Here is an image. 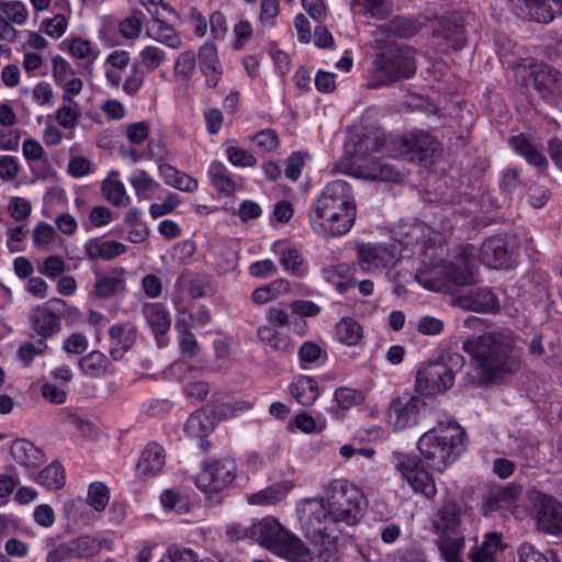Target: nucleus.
<instances>
[{
    "instance_id": "nucleus-1",
    "label": "nucleus",
    "mask_w": 562,
    "mask_h": 562,
    "mask_svg": "<svg viewBox=\"0 0 562 562\" xmlns=\"http://www.w3.org/2000/svg\"><path fill=\"white\" fill-rule=\"evenodd\" d=\"M367 501L353 483L340 479L326 487L325 497H310L297 502L296 515L306 537L330 538L344 527L356 526L364 516Z\"/></svg>"
},
{
    "instance_id": "nucleus-2",
    "label": "nucleus",
    "mask_w": 562,
    "mask_h": 562,
    "mask_svg": "<svg viewBox=\"0 0 562 562\" xmlns=\"http://www.w3.org/2000/svg\"><path fill=\"white\" fill-rule=\"evenodd\" d=\"M307 217L319 237L337 238L349 233L357 218L352 187L345 180L328 182L312 202Z\"/></svg>"
},
{
    "instance_id": "nucleus-3",
    "label": "nucleus",
    "mask_w": 562,
    "mask_h": 562,
    "mask_svg": "<svg viewBox=\"0 0 562 562\" xmlns=\"http://www.w3.org/2000/svg\"><path fill=\"white\" fill-rule=\"evenodd\" d=\"M468 353L484 381H495L520 369V358L512 330H492L463 341Z\"/></svg>"
},
{
    "instance_id": "nucleus-4",
    "label": "nucleus",
    "mask_w": 562,
    "mask_h": 562,
    "mask_svg": "<svg viewBox=\"0 0 562 562\" xmlns=\"http://www.w3.org/2000/svg\"><path fill=\"white\" fill-rule=\"evenodd\" d=\"M472 521L470 510L452 498H446L431 518V527L437 535L436 544L446 562H465L463 551L465 537L463 529Z\"/></svg>"
},
{
    "instance_id": "nucleus-5",
    "label": "nucleus",
    "mask_w": 562,
    "mask_h": 562,
    "mask_svg": "<svg viewBox=\"0 0 562 562\" xmlns=\"http://www.w3.org/2000/svg\"><path fill=\"white\" fill-rule=\"evenodd\" d=\"M417 449L431 469L443 472L467 450L465 430L457 422H441L419 437Z\"/></svg>"
},
{
    "instance_id": "nucleus-6",
    "label": "nucleus",
    "mask_w": 562,
    "mask_h": 562,
    "mask_svg": "<svg viewBox=\"0 0 562 562\" xmlns=\"http://www.w3.org/2000/svg\"><path fill=\"white\" fill-rule=\"evenodd\" d=\"M474 247L469 245L453 261H442L420 272L419 282L424 288L437 292H451L458 288L477 282V269L473 262Z\"/></svg>"
},
{
    "instance_id": "nucleus-7",
    "label": "nucleus",
    "mask_w": 562,
    "mask_h": 562,
    "mask_svg": "<svg viewBox=\"0 0 562 562\" xmlns=\"http://www.w3.org/2000/svg\"><path fill=\"white\" fill-rule=\"evenodd\" d=\"M248 536L273 554L291 562H306L311 559L310 549L303 541L273 517H266L254 524Z\"/></svg>"
},
{
    "instance_id": "nucleus-8",
    "label": "nucleus",
    "mask_w": 562,
    "mask_h": 562,
    "mask_svg": "<svg viewBox=\"0 0 562 562\" xmlns=\"http://www.w3.org/2000/svg\"><path fill=\"white\" fill-rule=\"evenodd\" d=\"M416 71V61L407 48H396L379 55L373 61L371 88L387 86L402 79H408Z\"/></svg>"
},
{
    "instance_id": "nucleus-9",
    "label": "nucleus",
    "mask_w": 562,
    "mask_h": 562,
    "mask_svg": "<svg viewBox=\"0 0 562 562\" xmlns=\"http://www.w3.org/2000/svg\"><path fill=\"white\" fill-rule=\"evenodd\" d=\"M391 462L415 493H420L427 498L435 497L437 493L435 481L431 474L425 470L418 456L393 451Z\"/></svg>"
},
{
    "instance_id": "nucleus-10",
    "label": "nucleus",
    "mask_w": 562,
    "mask_h": 562,
    "mask_svg": "<svg viewBox=\"0 0 562 562\" xmlns=\"http://www.w3.org/2000/svg\"><path fill=\"white\" fill-rule=\"evenodd\" d=\"M236 477L235 461L228 458L214 459L203 464L195 477V485L204 493H218L228 487Z\"/></svg>"
},
{
    "instance_id": "nucleus-11",
    "label": "nucleus",
    "mask_w": 562,
    "mask_h": 562,
    "mask_svg": "<svg viewBox=\"0 0 562 562\" xmlns=\"http://www.w3.org/2000/svg\"><path fill=\"white\" fill-rule=\"evenodd\" d=\"M424 405V400L418 395L403 393L396 396L391 401L387 408V425L395 431H402L416 426Z\"/></svg>"
},
{
    "instance_id": "nucleus-12",
    "label": "nucleus",
    "mask_w": 562,
    "mask_h": 562,
    "mask_svg": "<svg viewBox=\"0 0 562 562\" xmlns=\"http://www.w3.org/2000/svg\"><path fill=\"white\" fill-rule=\"evenodd\" d=\"M454 384L451 369L442 361L434 360L422 367L416 374V389L425 395L445 393Z\"/></svg>"
},
{
    "instance_id": "nucleus-13",
    "label": "nucleus",
    "mask_w": 562,
    "mask_h": 562,
    "mask_svg": "<svg viewBox=\"0 0 562 562\" xmlns=\"http://www.w3.org/2000/svg\"><path fill=\"white\" fill-rule=\"evenodd\" d=\"M394 144L395 156L418 164H427L439 150V143L426 132L414 133L411 137L397 139Z\"/></svg>"
},
{
    "instance_id": "nucleus-14",
    "label": "nucleus",
    "mask_w": 562,
    "mask_h": 562,
    "mask_svg": "<svg viewBox=\"0 0 562 562\" xmlns=\"http://www.w3.org/2000/svg\"><path fill=\"white\" fill-rule=\"evenodd\" d=\"M531 510L538 530L553 536L562 533V504L558 499L537 494Z\"/></svg>"
},
{
    "instance_id": "nucleus-15",
    "label": "nucleus",
    "mask_w": 562,
    "mask_h": 562,
    "mask_svg": "<svg viewBox=\"0 0 562 562\" xmlns=\"http://www.w3.org/2000/svg\"><path fill=\"white\" fill-rule=\"evenodd\" d=\"M98 549V542L91 537L74 538L53 546L46 554V562H64L70 559L88 558L93 555Z\"/></svg>"
},
{
    "instance_id": "nucleus-16",
    "label": "nucleus",
    "mask_w": 562,
    "mask_h": 562,
    "mask_svg": "<svg viewBox=\"0 0 562 562\" xmlns=\"http://www.w3.org/2000/svg\"><path fill=\"white\" fill-rule=\"evenodd\" d=\"M356 250L359 267L368 273L393 266L397 260L394 248L381 244H360Z\"/></svg>"
},
{
    "instance_id": "nucleus-17",
    "label": "nucleus",
    "mask_w": 562,
    "mask_h": 562,
    "mask_svg": "<svg viewBox=\"0 0 562 562\" xmlns=\"http://www.w3.org/2000/svg\"><path fill=\"white\" fill-rule=\"evenodd\" d=\"M524 16L535 22L548 24L562 15V0H509Z\"/></svg>"
},
{
    "instance_id": "nucleus-18",
    "label": "nucleus",
    "mask_w": 562,
    "mask_h": 562,
    "mask_svg": "<svg viewBox=\"0 0 562 562\" xmlns=\"http://www.w3.org/2000/svg\"><path fill=\"white\" fill-rule=\"evenodd\" d=\"M143 315L155 336L157 346L166 347L168 344L166 335L171 326V317L166 306L160 303H147L143 307Z\"/></svg>"
},
{
    "instance_id": "nucleus-19",
    "label": "nucleus",
    "mask_w": 562,
    "mask_h": 562,
    "mask_svg": "<svg viewBox=\"0 0 562 562\" xmlns=\"http://www.w3.org/2000/svg\"><path fill=\"white\" fill-rule=\"evenodd\" d=\"M216 425V419L213 414H211L207 405H205L189 416L184 431L188 436L199 439V447L205 450L209 446L206 437L214 430Z\"/></svg>"
},
{
    "instance_id": "nucleus-20",
    "label": "nucleus",
    "mask_w": 562,
    "mask_h": 562,
    "mask_svg": "<svg viewBox=\"0 0 562 562\" xmlns=\"http://www.w3.org/2000/svg\"><path fill=\"white\" fill-rule=\"evenodd\" d=\"M482 263L492 269H508L514 260L501 237H490L484 240L480 250Z\"/></svg>"
},
{
    "instance_id": "nucleus-21",
    "label": "nucleus",
    "mask_w": 562,
    "mask_h": 562,
    "mask_svg": "<svg viewBox=\"0 0 562 562\" xmlns=\"http://www.w3.org/2000/svg\"><path fill=\"white\" fill-rule=\"evenodd\" d=\"M126 270L111 268L103 273L95 274L94 293L100 299H110L125 292Z\"/></svg>"
},
{
    "instance_id": "nucleus-22",
    "label": "nucleus",
    "mask_w": 562,
    "mask_h": 562,
    "mask_svg": "<svg viewBox=\"0 0 562 562\" xmlns=\"http://www.w3.org/2000/svg\"><path fill=\"white\" fill-rule=\"evenodd\" d=\"M109 352L113 360H121L131 349L136 338V327L132 323L114 324L109 329Z\"/></svg>"
},
{
    "instance_id": "nucleus-23",
    "label": "nucleus",
    "mask_w": 562,
    "mask_h": 562,
    "mask_svg": "<svg viewBox=\"0 0 562 562\" xmlns=\"http://www.w3.org/2000/svg\"><path fill=\"white\" fill-rule=\"evenodd\" d=\"M207 407L218 424L222 420L232 419L243 414L246 404L241 395L236 397L234 394L221 393L213 395Z\"/></svg>"
},
{
    "instance_id": "nucleus-24",
    "label": "nucleus",
    "mask_w": 562,
    "mask_h": 562,
    "mask_svg": "<svg viewBox=\"0 0 562 562\" xmlns=\"http://www.w3.org/2000/svg\"><path fill=\"white\" fill-rule=\"evenodd\" d=\"M83 250L90 260L111 261L125 254L127 247L117 240L94 237L85 243Z\"/></svg>"
},
{
    "instance_id": "nucleus-25",
    "label": "nucleus",
    "mask_w": 562,
    "mask_h": 562,
    "mask_svg": "<svg viewBox=\"0 0 562 562\" xmlns=\"http://www.w3.org/2000/svg\"><path fill=\"white\" fill-rule=\"evenodd\" d=\"M53 8L56 13L41 22V30L52 38H60L68 30L71 18V5L68 0H54Z\"/></svg>"
},
{
    "instance_id": "nucleus-26",
    "label": "nucleus",
    "mask_w": 562,
    "mask_h": 562,
    "mask_svg": "<svg viewBox=\"0 0 562 562\" xmlns=\"http://www.w3.org/2000/svg\"><path fill=\"white\" fill-rule=\"evenodd\" d=\"M101 194L105 201L115 207H126L131 203L125 184L119 170H110L101 182Z\"/></svg>"
},
{
    "instance_id": "nucleus-27",
    "label": "nucleus",
    "mask_w": 562,
    "mask_h": 562,
    "mask_svg": "<svg viewBox=\"0 0 562 562\" xmlns=\"http://www.w3.org/2000/svg\"><path fill=\"white\" fill-rule=\"evenodd\" d=\"M535 89L544 100L562 95V74L550 67H541L533 75Z\"/></svg>"
},
{
    "instance_id": "nucleus-28",
    "label": "nucleus",
    "mask_w": 562,
    "mask_h": 562,
    "mask_svg": "<svg viewBox=\"0 0 562 562\" xmlns=\"http://www.w3.org/2000/svg\"><path fill=\"white\" fill-rule=\"evenodd\" d=\"M461 308L474 312L491 313L498 308V300L490 289H477L456 301Z\"/></svg>"
},
{
    "instance_id": "nucleus-29",
    "label": "nucleus",
    "mask_w": 562,
    "mask_h": 562,
    "mask_svg": "<svg viewBox=\"0 0 562 562\" xmlns=\"http://www.w3.org/2000/svg\"><path fill=\"white\" fill-rule=\"evenodd\" d=\"M199 66L209 88H215L222 77V66L216 47L205 43L199 50Z\"/></svg>"
},
{
    "instance_id": "nucleus-30",
    "label": "nucleus",
    "mask_w": 562,
    "mask_h": 562,
    "mask_svg": "<svg viewBox=\"0 0 562 562\" xmlns=\"http://www.w3.org/2000/svg\"><path fill=\"white\" fill-rule=\"evenodd\" d=\"M30 321L33 330L43 340L58 331L60 326L59 316L46 305H38L32 310Z\"/></svg>"
},
{
    "instance_id": "nucleus-31",
    "label": "nucleus",
    "mask_w": 562,
    "mask_h": 562,
    "mask_svg": "<svg viewBox=\"0 0 562 562\" xmlns=\"http://www.w3.org/2000/svg\"><path fill=\"white\" fill-rule=\"evenodd\" d=\"M509 143L515 153L524 157L530 166L540 171L548 168L549 162L541 148L531 143L524 134L512 136Z\"/></svg>"
},
{
    "instance_id": "nucleus-32",
    "label": "nucleus",
    "mask_w": 562,
    "mask_h": 562,
    "mask_svg": "<svg viewBox=\"0 0 562 562\" xmlns=\"http://www.w3.org/2000/svg\"><path fill=\"white\" fill-rule=\"evenodd\" d=\"M165 465L164 448L155 442L148 443L137 462V474L143 477L157 475Z\"/></svg>"
},
{
    "instance_id": "nucleus-33",
    "label": "nucleus",
    "mask_w": 562,
    "mask_h": 562,
    "mask_svg": "<svg viewBox=\"0 0 562 562\" xmlns=\"http://www.w3.org/2000/svg\"><path fill=\"white\" fill-rule=\"evenodd\" d=\"M61 49L75 59L87 60L90 66L100 56V50L90 40L80 35H70L61 42Z\"/></svg>"
},
{
    "instance_id": "nucleus-34",
    "label": "nucleus",
    "mask_w": 562,
    "mask_h": 562,
    "mask_svg": "<svg viewBox=\"0 0 562 562\" xmlns=\"http://www.w3.org/2000/svg\"><path fill=\"white\" fill-rule=\"evenodd\" d=\"M207 177L211 184L221 194L229 196L243 189V186L237 183L232 172L221 161L211 162L207 169Z\"/></svg>"
},
{
    "instance_id": "nucleus-35",
    "label": "nucleus",
    "mask_w": 562,
    "mask_h": 562,
    "mask_svg": "<svg viewBox=\"0 0 562 562\" xmlns=\"http://www.w3.org/2000/svg\"><path fill=\"white\" fill-rule=\"evenodd\" d=\"M187 283L186 279L177 280L175 283V293L171 301L176 310V318L179 315V307H182L191 317L190 328L203 327L211 321L210 311L203 305L199 306L194 313L189 310L188 305L184 304V285Z\"/></svg>"
},
{
    "instance_id": "nucleus-36",
    "label": "nucleus",
    "mask_w": 562,
    "mask_h": 562,
    "mask_svg": "<svg viewBox=\"0 0 562 562\" xmlns=\"http://www.w3.org/2000/svg\"><path fill=\"white\" fill-rule=\"evenodd\" d=\"M438 46L442 48H461L464 44L463 29L461 25L448 19L439 21L432 32Z\"/></svg>"
},
{
    "instance_id": "nucleus-37",
    "label": "nucleus",
    "mask_w": 562,
    "mask_h": 562,
    "mask_svg": "<svg viewBox=\"0 0 562 562\" xmlns=\"http://www.w3.org/2000/svg\"><path fill=\"white\" fill-rule=\"evenodd\" d=\"M146 36L172 49H178L182 45L179 32L161 19H154L146 29Z\"/></svg>"
},
{
    "instance_id": "nucleus-38",
    "label": "nucleus",
    "mask_w": 562,
    "mask_h": 562,
    "mask_svg": "<svg viewBox=\"0 0 562 562\" xmlns=\"http://www.w3.org/2000/svg\"><path fill=\"white\" fill-rule=\"evenodd\" d=\"M159 176L165 183L179 191L192 193L199 188V182L193 177L178 170L169 164H160L158 167Z\"/></svg>"
},
{
    "instance_id": "nucleus-39",
    "label": "nucleus",
    "mask_w": 562,
    "mask_h": 562,
    "mask_svg": "<svg viewBox=\"0 0 562 562\" xmlns=\"http://www.w3.org/2000/svg\"><path fill=\"white\" fill-rule=\"evenodd\" d=\"M191 317L179 307V315L176 318V329L179 333V349L182 355L192 358L199 352V344L194 335L190 331Z\"/></svg>"
},
{
    "instance_id": "nucleus-40",
    "label": "nucleus",
    "mask_w": 562,
    "mask_h": 562,
    "mask_svg": "<svg viewBox=\"0 0 562 562\" xmlns=\"http://www.w3.org/2000/svg\"><path fill=\"white\" fill-rule=\"evenodd\" d=\"M502 550V535L488 532L480 546L471 549L469 559L471 562H496V555Z\"/></svg>"
},
{
    "instance_id": "nucleus-41",
    "label": "nucleus",
    "mask_w": 562,
    "mask_h": 562,
    "mask_svg": "<svg viewBox=\"0 0 562 562\" xmlns=\"http://www.w3.org/2000/svg\"><path fill=\"white\" fill-rule=\"evenodd\" d=\"M10 452L12 458L25 468H36L42 463L43 454L41 450L29 440H14Z\"/></svg>"
},
{
    "instance_id": "nucleus-42",
    "label": "nucleus",
    "mask_w": 562,
    "mask_h": 562,
    "mask_svg": "<svg viewBox=\"0 0 562 562\" xmlns=\"http://www.w3.org/2000/svg\"><path fill=\"white\" fill-rule=\"evenodd\" d=\"M323 279L333 284L340 294L356 286L357 280L351 276L347 265L330 266L322 269Z\"/></svg>"
},
{
    "instance_id": "nucleus-43",
    "label": "nucleus",
    "mask_w": 562,
    "mask_h": 562,
    "mask_svg": "<svg viewBox=\"0 0 562 562\" xmlns=\"http://www.w3.org/2000/svg\"><path fill=\"white\" fill-rule=\"evenodd\" d=\"M128 182L132 186L136 196L142 200H151L157 196L161 187L147 171L136 170L130 178Z\"/></svg>"
},
{
    "instance_id": "nucleus-44",
    "label": "nucleus",
    "mask_w": 562,
    "mask_h": 562,
    "mask_svg": "<svg viewBox=\"0 0 562 562\" xmlns=\"http://www.w3.org/2000/svg\"><path fill=\"white\" fill-rule=\"evenodd\" d=\"M291 393L297 403L310 406L319 395L318 384L307 375H301L292 383Z\"/></svg>"
},
{
    "instance_id": "nucleus-45",
    "label": "nucleus",
    "mask_w": 562,
    "mask_h": 562,
    "mask_svg": "<svg viewBox=\"0 0 562 562\" xmlns=\"http://www.w3.org/2000/svg\"><path fill=\"white\" fill-rule=\"evenodd\" d=\"M81 116V109L78 102L68 97H61L60 105L54 113V120L58 126L71 130L77 126Z\"/></svg>"
},
{
    "instance_id": "nucleus-46",
    "label": "nucleus",
    "mask_w": 562,
    "mask_h": 562,
    "mask_svg": "<svg viewBox=\"0 0 562 562\" xmlns=\"http://www.w3.org/2000/svg\"><path fill=\"white\" fill-rule=\"evenodd\" d=\"M291 486L289 483L280 482L270 485L250 496H248V503L251 505L259 506H271L280 503L289 493Z\"/></svg>"
},
{
    "instance_id": "nucleus-47",
    "label": "nucleus",
    "mask_w": 562,
    "mask_h": 562,
    "mask_svg": "<svg viewBox=\"0 0 562 562\" xmlns=\"http://www.w3.org/2000/svg\"><path fill=\"white\" fill-rule=\"evenodd\" d=\"M385 146V134L381 128L372 127L362 133L355 146L356 154L360 157L380 151Z\"/></svg>"
},
{
    "instance_id": "nucleus-48",
    "label": "nucleus",
    "mask_w": 562,
    "mask_h": 562,
    "mask_svg": "<svg viewBox=\"0 0 562 562\" xmlns=\"http://www.w3.org/2000/svg\"><path fill=\"white\" fill-rule=\"evenodd\" d=\"M336 336L346 346H357L363 337V330L355 318L342 317L336 324Z\"/></svg>"
},
{
    "instance_id": "nucleus-49",
    "label": "nucleus",
    "mask_w": 562,
    "mask_h": 562,
    "mask_svg": "<svg viewBox=\"0 0 562 562\" xmlns=\"http://www.w3.org/2000/svg\"><path fill=\"white\" fill-rule=\"evenodd\" d=\"M516 494L513 488H497L491 492L485 504L484 515L493 512L507 510L515 503Z\"/></svg>"
},
{
    "instance_id": "nucleus-50",
    "label": "nucleus",
    "mask_w": 562,
    "mask_h": 562,
    "mask_svg": "<svg viewBox=\"0 0 562 562\" xmlns=\"http://www.w3.org/2000/svg\"><path fill=\"white\" fill-rule=\"evenodd\" d=\"M0 12L13 26L26 24L30 16L25 3L20 0H0Z\"/></svg>"
},
{
    "instance_id": "nucleus-51",
    "label": "nucleus",
    "mask_w": 562,
    "mask_h": 562,
    "mask_svg": "<svg viewBox=\"0 0 562 562\" xmlns=\"http://www.w3.org/2000/svg\"><path fill=\"white\" fill-rule=\"evenodd\" d=\"M56 238L55 228L46 222H38L32 231L33 245L40 250H49L55 244Z\"/></svg>"
},
{
    "instance_id": "nucleus-52",
    "label": "nucleus",
    "mask_w": 562,
    "mask_h": 562,
    "mask_svg": "<svg viewBox=\"0 0 562 562\" xmlns=\"http://www.w3.org/2000/svg\"><path fill=\"white\" fill-rule=\"evenodd\" d=\"M366 177L378 181H398L401 173L387 161L372 160L367 167Z\"/></svg>"
},
{
    "instance_id": "nucleus-53",
    "label": "nucleus",
    "mask_w": 562,
    "mask_h": 562,
    "mask_svg": "<svg viewBox=\"0 0 562 562\" xmlns=\"http://www.w3.org/2000/svg\"><path fill=\"white\" fill-rule=\"evenodd\" d=\"M280 261L283 268L293 276L303 277L307 273V266L296 248L284 249L280 255Z\"/></svg>"
},
{
    "instance_id": "nucleus-54",
    "label": "nucleus",
    "mask_w": 562,
    "mask_h": 562,
    "mask_svg": "<svg viewBox=\"0 0 562 562\" xmlns=\"http://www.w3.org/2000/svg\"><path fill=\"white\" fill-rule=\"evenodd\" d=\"M289 291V282L283 279L274 280L273 282L266 284L261 288L256 289L251 299L257 304H266L269 301L276 299L283 292Z\"/></svg>"
},
{
    "instance_id": "nucleus-55",
    "label": "nucleus",
    "mask_w": 562,
    "mask_h": 562,
    "mask_svg": "<svg viewBox=\"0 0 562 562\" xmlns=\"http://www.w3.org/2000/svg\"><path fill=\"white\" fill-rule=\"evenodd\" d=\"M386 0H352L351 10L353 14L366 15L374 19H384Z\"/></svg>"
},
{
    "instance_id": "nucleus-56",
    "label": "nucleus",
    "mask_w": 562,
    "mask_h": 562,
    "mask_svg": "<svg viewBox=\"0 0 562 562\" xmlns=\"http://www.w3.org/2000/svg\"><path fill=\"white\" fill-rule=\"evenodd\" d=\"M145 15L142 11H132L119 24V33L126 40H136L139 37L143 29Z\"/></svg>"
},
{
    "instance_id": "nucleus-57",
    "label": "nucleus",
    "mask_w": 562,
    "mask_h": 562,
    "mask_svg": "<svg viewBox=\"0 0 562 562\" xmlns=\"http://www.w3.org/2000/svg\"><path fill=\"white\" fill-rule=\"evenodd\" d=\"M37 482L47 488H60L65 484V474L61 464L54 462L43 469L37 476Z\"/></svg>"
},
{
    "instance_id": "nucleus-58",
    "label": "nucleus",
    "mask_w": 562,
    "mask_h": 562,
    "mask_svg": "<svg viewBox=\"0 0 562 562\" xmlns=\"http://www.w3.org/2000/svg\"><path fill=\"white\" fill-rule=\"evenodd\" d=\"M138 57L144 68L148 71L158 69L167 60L166 52L155 45H146L139 50Z\"/></svg>"
},
{
    "instance_id": "nucleus-59",
    "label": "nucleus",
    "mask_w": 562,
    "mask_h": 562,
    "mask_svg": "<svg viewBox=\"0 0 562 562\" xmlns=\"http://www.w3.org/2000/svg\"><path fill=\"white\" fill-rule=\"evenodd\" d=\"M110 501V491L101 482H93L88 487L87 503L97 512H103Z\"/></svg>"
},
{
    "instance_id": "nucleus-60",
    "label": "nucleus",
    "mask_w": 562,
    "mask_h": 562,
    "mask_svg": "<svg viewBox=\"0 0 562 562\" xmlns=\"http://www.w3.org/2000/svg\"><path fill=\"white\" fill-rule=\"evenodd\" d=\"M82 372L87 375H99L108 366V358L100 351H91L79 360Z\"/></svg>"
},
{
    "instance_id": "nucleus-61",
    "label": "nucleus",
    "mask_w": 562,
    "mask_h": 562,
    "mask_svg": "<svg viewBox=\"0 0 562 562\" xmlns=\"http://www.w3.org/2000/svg\"><path fill=\"white\" fill-rule=\"evenodd\" d=\"M47 345L45 340L38 339L35 342L25 341L18 349V357L24 367H29L33 360L44 353Z\"/></svg>"
},
{
    "instance_id": "nucleus-62",
    "label": "nucleus",
    "mask_w": 562,
    "mask_h": 562,
    "mask_svg": "<svg viewBox=\"0 0 562 562\" xmlns=\"http://www.w3.org/2000/svg\"><path fill=\"white\" fill-rule=\"evenodd\" d=\"M196 66V56L192 50L182 52L175 61V76L188 80Z\"/></svg>"
},
{
    "instance_id": "nucleus-63",
    "label": "nucleus",
    "mask_w": 562,
    "mask_h": 562,
    "mask_svg": "<svg viewBox=\"0 0 562 562\" xmlns=\"http://www.w3.org/2000/svg\"><path fill=\"white\" fill-rule=\"evenodd\" d=\"M160 503L166 510L177 515H182L189 510L187 499L172 490H166L161 493Z\"/></svg>"
},
{
    "instance_id": "nucleus-64",
    "label": "nucleus",
    "mask_w": 562,
    "mask_h": 562,
    "mask_svg": "<svg viewBox=\"0 0 562 562\" xmlns=\"http://www.w3.org/2000/svg\"><path fill=\"white\" fill-rule=\"evenodd\" d=\"M255 150L265 155L274 150L278 147L279 138L274 131L263 130L251 138Z\"/></svg>"
}]
</instances>
